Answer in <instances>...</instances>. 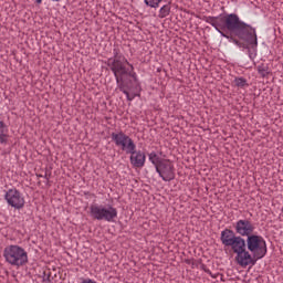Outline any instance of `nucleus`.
Segmentation results:
<instances>
[{
    "label": "nucleus",
    "instance_id": "f257e3e1",
    "mask_svg": "<svg viewBox=\"0 0 283 283\" xmlns=\"http://www.w3.org/2000/svg\"><path fill=\"white\" fill-rule=\"evenodd\" d=\"M203 21L209 23L231 43L247 50L250 61L258 56V30L242 21L238 13H226L219 17H205Z\"/></svg>",
    "mask_w": 283,
    "mask_h": 283
},
{
    "label": "nucleus",
    "instance_id": "f03ea898",
    "mask_svg": "<svg viewBox=\"0 0 283 283\" xmlns=\"http://www.w3.org/2000/svg\"><path fill=\"white\" fill-rule=\"evenodd\" d=\"M106 65L113 72L119 92L125 94L127 101H134V96L129 95V91L134 90V84L138 83L134 65L125 59L118 49L113 50V57L106 61Z\"/></svg>",
    "mask_w": 283,
    "mask_h": 283
},
{
    "label": "nucleus",
    "instance_id": "7ed1b4c3",
    "mask_svg": "<svg viewBox=\"0 0 283 283\" xmlns=\"http://www.w3.org/2000/svg\"><path fill=\"white\" fill-rule=\"evenodd\" d=\"M3 258L8 264L21 269L28 264V251L20 245H8L3 250Z\"/></svg>",
    "mask_w": 283,
    "mask_h": 283
},
{
    "label": "nucleus",
    "instance_id": "20e7f679",
    "mask_svg": "<svg viewBox=\"0 0 283 283\" xmlns=\"http://www.w3.org/2000/svg\"><path fill=\"white\" fill-rule=\"evenodd\" d=\"M220 241L223 247L231 249L235 255L247 249V240L241 235L235 234V232L229 228L221 231Z\"/></svg>",
    "mask_w": 283,
    "mask_h": 283
},
{
    "label": "nucleus",
    "instance_id": "39448f33",
    "mask_svg": "<svg viewBox=\"0 0 283 283\" xmlns=\"http://www.w3.org/2000/svg\"><path fill=\"white\" fill-rule=\"evenodd\" d=\"M90 216L93 220H105V222H114L118 218V210L113 206H98L93 203L90 206Z\"/></svg>",
    "mask_w": 283,
    "mask_h": 283
},
{
    "label": "nucleus",
    "instance_id": "423d86ee",
    "mask_svg": "<svg viewBox=\"0 0 283 283\" xmlns=\"http://www.w3.org/2000/svg\"><path fill=\"white\" fill-rule=\"evenodd\" d=\"M245 247L250 253H255L260 258L266 255V241L262 235L250 234L245 240Z\"/></svg>",
    "mask_w": 283,
    "mask_h": 283
},
{
    "label": "nucleus",
    "instance_id": "0eeeda50",
    "mask_svg": "<svg viewBox=\"0 0 283 283\" xmlns=\"http://www.w3.org/2000/svg\"><path fill=\"white\" fill-rule=\"evenodd\" d=\"M111 138L116 147H119L122 151H125L126 154L133 149H136L134 139H132V137H129V135L125 134L123 130L118 133H112Z\"/></svg>",
    "mask_w": 283,
    "mask_h": 283
},
{
    "label": "nucleus",
    "instance_id": "6e6552de",
    "mask_svg": "<svg viewBox=\"0 0 283 283\" xmlns=\"http://www.w3.org/2000/svg\"><path fill=\"white\" fill-rule=\"evenodd\" d=\"M157 174H159L160 178L165 180V182H171L176 178V169L174 168V163L169 159H165L159 163L156 168Z\"/></svg>",
    "mask_w": 283,
    "mask_h": 283
},
{
    "label": "nucleus",
    "instance_id": "1a4fd4ad",
    "mask_svg": "<svg viewBox=\"0 0 283 283\" xmlns=\"http://www.w3.org/2000/svg\"><path fill=\"white\" fill-rule=\"evenodd\" d=\"M4 200L13 209H23L25 207V198L17 188L9 189L4 195Z\"/></svg>",
    "mask_w": 283,
    "mask_h": 283
},
{
    "label": "nucleus",
    "instance_id": "9d476101",
    "mask_svg": "<svg viewBox=\"0 0 283 283\" xmlns=\"http://www.w3.org/2000/svg\"><path fill=\"white\" fill-rule=\"evenodd\" d=\"M258 260H262V256H259V254L255 253H252L251 255V252H249L247 248L235 255V262L239 266H242V269H247V266H255Z\"/></svg>",
    "mask_w": 283,
    "mask_h": 283
},
{
    "label": "nucleus",
    "instance_id": "9b49d317",
    "mask_svg": "<svg viewBox=\"0 0 283 283\" xmlns=\"http://www.w3.org/2000/svg\"><path fill=\"white\" fill-rule=\"evenodd\" d=\"M234 233L241 235V238H249L255 231V226L251 220L240 219L234 223Z\"/></svg>",
    "mask_w": 283,
    "mask_h": 283
},
{
    "label": "nucleus",
    "instance_id": "f8f14e48",
    "mask_svg": "<svg viewBox=\"0 0 283 283\" xmlns=\"http://www.w3.org/2000/svg\"><path fill=\"white\" fill-rule=\"evenodd\" d=\"M130 154V165L135 167L136 169H140L145 167V161L147 160V156L143 150H136V148H133V150L126 153Z\"/></svg>",
    "mask_w": 283,
    "mask_h": 283
},
{
    "label": "nucleus",
    "instance_id": "ddd939ff",
    "mask_svg": "<svg viewBox=\"0 0 283 283\" xmlns=\"http://www.w3.org/2000/svg\"><path fill=\"white\" fill-rule=\"evenodd\" d=\"M258 74L261 76V78H268L269 74H271V70L269 69V64L262 63L259 66H256Z\"/></svg>",
    "mask_w": 283,
    "mask_h": 283
},
{
    "label": "nucleus",
    "instance_id": "4468645a",
    "mask_svg": "<svg viewBox=\"0 0 283 283\" xmlns=\"http://www.w3.org/2000/svg\"><path fill=\"white\" fill-rule=\"evenodd\" d=\"M169 14H171V4H165L159 9V14L158 18L159 19H166V17H169Z\"/></svg>",
    "mask_w": 283,
    "mask_h": 283
},
{
    "label": "nucleus",
    "instance_id": "2eb2a0df",
    "mask_svg": "<svg viewBox=\"0 0 283 283\" xmlns=\"http://www.w3.org/2000/svg\"><path fill=\"white\" fill-rule=\"evenodd\" d=\"M148 158H149L150 163L156 167V169H157V167L160 165V163H163V160H165V159H161V158L158 156V154H156L155 151L150 153V154L148 155Z\"/></svg>",
    "mask_w": 283,
    "mask_h": 283
},
{
    "label": "nucleus",
    "instance_id": "dca6fc26",
    "mask_svg": "<svg viewBox=\"0 0 283 283\" xmlns=\"http://www.w3.org/2000/svg\"><path fill=\"white\" fill-rule=\"evenodd\" d=\"M234 85H235V87H241V88L249 87V83L247 82V78H244V77H235Z\"/></svg>",
    "mask_w": 283,
    "mask_h": 283
},
{
    "label": "nucleus",
    "instance_id": "f3484780",
    "mask_svg": "<svg viewBox=\"0 0 283 283\" xmlns=\"http://www.w3.org/2000/svg\"><path fill=\"white\" fill-rule=\"evenodd\" d=\"M163 2V0H144V3H146V6L148 8H160V3Z\"/></svg>",
    "mask_w": 283,
    "mask_h": 283
},
{
    "label": "nucleus",
    "instance_id": "a211bd4d",
    "mask_svg": "<svg viewBox=\"0 0 283 283\" xmlns=\"http://www.w3.org/2000/svg\"><path fill=\"white\" fill-rule=\"evenodd\" d=\"M0 134H8V125L3 120H0Z\"/></svg>",
    "mask_w": 283,
    "mask_h": 283
},
{
    "label": "nucleus",
    "instance_id": "6ab92c4d",
    "mask_svg": "<svg viewBox=\"0 0 283 283\" xmlns=\"http://www.w3.org/2000/svg\"><path fill=\"white\" fill-rule=\"evenodd\" d=\"M8 143V133H0V145H6Z\"/></svg>",
    "mask_w": 283,
    "mask_h": 283
},
{
    "label": "nucleus",
    "instance_id": "aec40b11",
    "mask_svg": "<svg viewBox=\"0 0 283 283\" xmlns=\"http://www.w3.org/2000/svg\"><path fill=\"white\" fill-rule=\"evenodd\" d=\"M201 271H205V273H207L208 275H210L211 277H216L212 273L211 270H209V268H207V265L205 263H201L200 265Z\"/></svg>",
    "mask_w": 283,
    "mask_h": 283
},
{
    "label": "nucleus",
    "instance_id": "412c9836",
    "mask_svg": "<svg viewBox=\"0 0 283 283\" xmlns=\"http://www.w3.org/2000/svg\"><path fill=\"white\" fill-rule=\"evenodd\" d=\"M82 283H97L96 281L92 280V279H84L82 281Z\"/></svg>",
    "mask_w": 283,
    "mask_h": 283
},
{
    "label": "nucleus",
    "instance_id": "4be33fe9",
    "mask_svg": "<svg viewBox=\"0 0 283 283\" xmlns=\"http://www.w3.org/2000/svg\"><path fill=\"white\" fill-rule=\"evenodd\" d=\"M51 176H52V174L45 172L44 178H45L46 182H50V177Z\"/></svg>",
    "mask_w": 283,
    "mask_h": 283
},
{
    "label": "nucleus",
    "instance_id": "5701e85b",
    "mask_svg": "<svg viewBox=\"0 0 283 283\" xmlns=\"http://www.w3.org/2000/svg\"><path fill=\"white\" fill-rule=\"evenodd\" d=\"M51 277V273L49 272V274L46 275V282H52V280L50 279Z\"/></svg>",
    "mask_w": 283,
    "mask_h": 283
},
{
    "label": "nucleus",
    "instance_id": "b1692460",
    "mask_svg": "<svg viewBox=\"0 0 283 283\" xmlns=\"http://www.w3.org/2000/svg\"><path fill=\"white\" fill-rule=\"evenodd\" d=\"M35 3L41 4L43 3V0H35Z\"/></svg>",
    "mask_w": 283,
    "mask_h": 283
},
{
    "label": "nucleus",
    "instance_id": "393cba45",
    "mask_svg": "<svg viewBox=\"0 0 283 283\" xmlns=\"http://www.w3.org/2000/svg\"><path fill=\"white\" fill-rule=\"evenodd\" d=\"M38 176V178H44V176L43 175H36Z\"/></svg>",
    "mask_w": 283,
    "mask_h": 283
}]
</instances>
